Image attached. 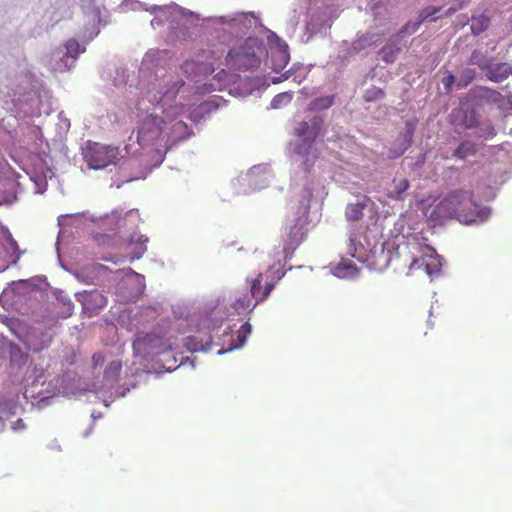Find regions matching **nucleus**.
Segmentation results:
<instances>
[{
  "mask_svg": "<svg viewBox=\"0 0 512 512\" xmlns=\"http://www.w3.org/2000/svg\"><path fill=\"white\" fill-rule=\"evenodd\" d=\"M456 11V9L454 8H450L448 11H447V14H452Z\"/></svg>",
  "mask_w": 512,
  "mask_h": 512,
  "instance_id": "obj_37",
  "label": "nucleus"
},
{
  "mask_svg": "<svg viewBox=\"0 0 512 512\" xmlns=\"http://www.w3.org/2000/svg\"><path fill=\"white\" fill-rule=\"evenodd\" d=\"M6 241L8 242L7 251H11L13 257L12 262L16 264L23 252L19 249L17 241L13 238L9 231H6Z\"/></svg>",
  "mask_w": 512,
  "mask_h": 512,
  "instance_id": "obj_17",
  "label": "nucleus"
},
{
  "mask_svg": "<svg viewBox=\"0 0 512 512\" xmlns=\"http://www.w3.org/2000/svg\"><path fill=\"white\" fill-rule=\"evenodd\" d=\"M83 157L89 168L104 169L118 163L120 149L117 146L89 141L83 149Z\"/></svg>",
  "mask_w": 512,
  "mask_h": 512,
  "instance_id": "obj_4",
  "label": "nucleus"
},
{
  "mask_svg": "<svg viewBox=\"0 0 512 512\" xmlns=\"http://www.w3.org/2000/svg\"><path fill=\"white\" fill-rule=\"evenodd\" d=\"M334 103V96L317 97L308 105L309 111H320L330 108Z\"/></svg>",
  "mask_w": 512,
  "mask_h": 512,
  "instance_id": "obj_14",
  "label": "nucleus"
},
{
  "mask_svg": "<svg viewBox=\"0 0 512 512\" xmlns=\"http://www.w3.org/2000/svg\"><path fill=\"white\" fill-rule=\"evenodd\" d=\"M174 128H186L187 125L183 121H178L174 124Z\"/></svg>",
  "mask_w": 512,
  "mask_h": 512,
  "instance_id": "obj_33",
  "label": "nucleus"
},
{
  "mask_svg": "<svg viewBox=\"0 0 512 512\" xmlns=\"http://www.w3.org/2000/svg\"><path fill=\"white\" fill-rule=\"evenodd\" d=\"M250 334H251V325L248 322L241 325L237 332L238 344L235 346V348L243 346Z\"/></svg>",
  "mask_w": 512,
  "mask_h": 512,
  "instance_id": "obj_22",
  "label": "nucleus"
},
{
  "mask_svg": "<svg viewBox=\"0 0 512 512\" xmlns=\"http://www.w3.org/2000/svg\"><path fill=\"white\" fill-rule=\"evenodd\" d=\"M337 271L339 273V277H354L357 274L358 269L354 264L349 263L343 264V267L339 265L337 267Z\"/></svg>",
  "mask_w": 512,
  "mask_h": 512,
  "instance_id": "obj_24",
  "label": "nucleus"
},
{
  "mask_svg": "<svg viewBox=\"0 0 512 512\" xmlns=\"http://www.w3.org/2000/svg\"><path fill=\"white\" fill-rule=\"evenodd\" d=\"M490 20L485 15L473 16L471 18V32L473 35H479L489 26Z\"/></svg>",
  "mask_w": 512,
  "mask_h": 512,
  "instance_id": "obj_15",
  "label": "nucleus"
},
{
  "mask_svg": "<svg viewBox=\"0 0 512 512\" xmlns=\"http://www.w3.org/2000/svg\"><path fill=\"white\" fill-rule=\"evenodd\" d=\"M265 52L262 40L249 37L232 47L225 58L226 65L238 71H248L260 66V55Z\"/></svg>",
  "mask_w": 512,
  "mask_h": 512,
  "instance_id": "obj_3",
  "label": "nucleus"
},
{
  "mask_svg": "<svg viewBox=\"0 0 512 512\" xmlns=\"http://www.w3.org/2000/svg\"><path fill=\"white\" fill-rule=\"evenodd\" d=\"M122 369V363L120 361H112L109 363L107 368L105 369V377L106 378H117Z\"/></svg>",
  "mask_w": 512,
  "mask_h": 512,
  "instance_id": "obj_25",
  "label": "nucleus"
},
{
  "mask_svg": "<svg viewBox=\"0 0 512 512\" xmlns=\"http://www.w3.org/2000/svg\"><path fill=\"white\" fill-rule=\"evenodd\" d=\"M440 11V8L439 7H433L431 8V12L427 13L424 17V19H427L428 17H430L431 15L437 13Z\"/></svg>",
  "mask_w": 512,
  "mask_h": 512,
  "instance_id": "obj_32",
  "label": "nucleus"
},
{
  "mask_svg": "<svg viewBox=\"0 0 512 512\" xmlns=\"http://www.w3.org/2000/svg\"><path fill=\"white\" fill-rule=\"evenodd\" d=\"M310 130V124L306 121H302L298 124V127L295 130V133L298 137H304L308 134Z\"/></svg>",
  "mask_w": 512,
  "mask_h": 512,
  "instance_id": "obj_29",
  "label": "nucleus"
},
{
  "mask_svg": "<svg viewBox=\"0 0 512 512\" xmlns=\"http://www.w3.org/2000/svg\"><path fill=\"white\" fill-rule=\"evenodd\" d=\"M322 126H323L322 117L315 116L311 119V124H310L311 131H310V137H309L311 140V143H313L315 141V139L318 137V135L320 134Z\"/></svg>",
  "mask_w": 512,
  "mask_h": 512,
  "instance_id": "obj_21",
  "label": "nucleus"
},
{
  "mask_svg": "<svg viewBox=\"0 0 512 512\" xmlns=\"http://www.w3.org/2000/svg\"><path fill=\"white\" fill-rule=\"evenodd\" d=\"M278 82H280V79H274L273 80V83H278Z\"/></svg>",
  "mask_w": 512,
  "mask_h": 512,
  "instance_id": "obj_39",
  "label": "nucleus"
},
{
  "mask_svg": "<svg viewBox=\"0 0 512 512\" xmlns=\"http://www.w3.org/2000/svg\"><path fill=\"white\" fill-rule=\"evenodd\" d=\"M308 220L307 208L304 211V216L299 217L296 223L290 228L288 234V245L291 248L297 247L306 236V225Z\"/></svg>",
  "mask_w": 512,
  "mask_h": 512,
  "instance_id": "obj_6",
  "label": "nucleus"
},
{
  "mask_svg": "<svg viewBox=\"0 0 512 512\" xmlns=\"http://www.w3.org/2000/svg\"><path fill=\"white\" fill-rule=\"evenodd\" d=\"M399 52V48L394 44H386L381 49L382 59L386 63H392L396 59V56Z\"/></svg>",
  "mask_w": 512,
  "mask_h": 512,
  "instance_id": "obj_18",
  "label": "nucleus"
},
{
  "mask_svg": "<svg viewBox=\"0 0 512 512\" xmlns=\"http://www.w3.org/2000/svg\"><path fill=\"white\" fill-rule=\"evenodd\" d=\"M434 252V250H430L429 254L420 257L413 255L408 266V272L413 273L416 270H424L430 277L437 275L441 269V262L433 255Z\"/></svg>",
  "mask_w": 512,
  "mask_h": 512,
  "instance_id": "obj_5",
  "label": "nucleus"
},
{
  "mask_svg": "<svg viewBox=\"0 0 512 512\" xmlns=\"http://www.w3.org/2000/svg\"><path fill=\"white\" fill-rule=\"evenodd\" d=\"M393 189L388 191L387 197L392 200H403L404 194L409 188V181L406 178L394 179Z\"/></svg>",
  "mask_w": 512,
  "mask_h": 512,
  "instance_id": "obj_11",
  "label": "nucleus"
},
{
  "mask_svg": "<svg viewBox=\"0 0 512 512\" xmlns=\"http://www.w3.org/2000/svg\"><path fill=\"white\" fill-rule=\"evenodd\" d=\"M144 343L149 348L155 349L156 354H163L173 349V345L169 341H162L157 335H145L142 339H138L134 344Z\"/></svg>",
  "mask_w": 512,
  "mask_h": 512,
  "instance_id": "obj_8",
  "label": "nucleus"
},
{
  "mask_svg": "<svg viewBox=\"0 0 512 512\" xmlns=\"http://www.w3.org/2000/svg\"><path fill=\"white\" fill-rule=\"evenodd\" d=\"M7 403H0V419L3 418L2 412L7 409Z\"/></svg>",
  "mask_w": 512,
  "mask_h": 512,
  "instance_id": "obj_35",
  "label": "nucleus"
},
{
  "mask_svg": "<svg viewBox=\"0 0 512 512\" xmlns=\"http://www.w3.org/2000/svg\"><path fill=\"white\" fill-rule=\"evenodd\" d=\"M190 66H194V62H193V61H186V62L183 64L182 68H183L185 71H187V69H188Z\"/></svg>",
  "mask_w": 512,
  "mask_h": 512,
  "instance_id": "obj_34",
  "label": "nucleus"
},
{
  "mask_svg": "<svg viewBox=\"0 0 512 512\" xmlns=\"http://www.w3.org/2000/svg\"><path fill=\"white\" fill-rule=\"evenodd\" d=\"M33 385H43L46 382V371L43 368L35 367L32 371Z\"/></svg>",
  "mask_w": 512,
  "mask_h": 512,
  "instance_id": "obj_27",
  "label": "nucleus"
},
{
  "mask_svg": "<svg viewBox=\"0 0 512 512\" xmlns=\"http://www.w3.org/2000/svg\"><path fill=\"white\" fill-rule=\"evenodd\" d=\"M477 153L476 144L472 141H462L454 150L452 156L460 160H466Z\"/></svg>",
  "mask_w": 512,
  "mask_h": 512,
  "instance_id": "obj_12",
  "label": "nucleus"
},
{
  "mask_svg": "<svg viewBox=\"0 0 512 512\" xmlns=\"http://www.w3.org/2000/svg\"><path fill=\"white\" fill-rule=\"evenodd\" d=\"M185 90V82L177 79L148 92L149 101L156 104L155 109H159L163 117L153 112L143 118L137 132V140L141 146H162L163 143L168 142L167 126L181 114L184 102L177 101V96L183 94ZM180 99H184L183 95Z\"/></svg>",
  "mask_w": 512,
  "mask_h": 512,
  "instance_id": "obj_1",
  "label": "nucleus"
},
{
  "mask_svg": "<svg viewBox=\"0 0 512 512\" xmlns=\"http://www.w3.org/2000/svg\"><path fill=\"white\" fill-rule=\"evenodd\" d=\"M369 198H365L362 202L350 203L345 209V217L347 221L357 222L363 218V211L367 207Z\"/></svg>",
  "mask_w": 512,
  "mask_h": 512,
  "instance_id": "obj_9",
  "label": "nucleus"
},
{
  "mask_svg": "<svg viewBox=\"0 0 512 512\" xmlns=\"http://www.w3.org/2000/svg\"><path fill=\"white\" fill-rule=\"evenodd\" d=\"M7 202V196L0 193V205H3Z\"/></svg>",
  "mask_w": 512,
  "mask_h": 512,
  "instance_id": "obj_36",
  "label": "nucleus"
},
{
  "mask_svg": "<svg viewBox=\"0 0 512 512\" xmlns=\"http://www.w3.org/2000/svg\"><path fill=\"white\" fill-rule=\"evenodd\" d=\"M292 100V94L289 92H283L277 94L271 101V107L274 109L281 108L289 104Z\"/></svg>",
  "mask_w": 512,
  "mask_h": 512,
  "instance_id": "obj_20",
  "label": "nucleus"
},
{
  "mask_svg": "<svg viewBox=\"0 0 512 512\" xmlns=\"http://www.w3.org/2000/svg\"><path fill=\"white\" fill-rule=\"evenodd\" d=\"M211 336H207L206 339L198 340L196 336H190L185 338V346L191 352L203 350L205 346L211 343Z\"/></svg>",
  "mask_w": 512,
  "mask_h": 512,
  "instance_id": "obj_16",
  "label": "nucleus"
},
{
  "mask_svg": "<svg viewBox=\"0 0 512 512\" xmlns=\"http://www.w3.org/2000/svg\"><path fill=\"white\" fill-rule=\"evenodd\" d=\"M474 76H475V71L473 69H465L462 72V76L457 83V87L458 88L466 87L474 79Z\"/></svg>",
  "mask_w": 512,
  "mask_h": 512,
  "instance_id": "obj_26",
  "label": "nucleus"
},
{
  "mask_svg": "<svg viewBox=\"0 0 512 512\" xmlns=\"http://www.w3.org/2000/svg\"><path fill=\"white\" fill-rule=\"evenodd\" d=\"M89 301L94 302L97 307L101 308L106 305V298L104 295L98 292H92L88 295Z\"/></svg>",
  "mask_w": 512,
  "mask_h": 512,
  "instance_id": "obj_28",
  "label": "nucleus"
},
{
  "mask_svg": "<svg viewBox=\"0 0 512 512\" xmlns=\"http://www.w3.org/2000/svg\"><path fill=\"white\" fill-rule=\"evenodd\" d=\"M104 362H105V357L102 353L97 352V353L93 354V356H92L93 368L102 366L104 364Z\"/></svg>",
  "mask_w": 512,
  "mask_h": 512,
  "instance_id": "obj_30",
  "label": "nucleus"
},
{
  "mask_svg": "<svg viewBox=\"0 0 512 512\" xmlns=\"http://www.w3.org/2000/svg\"><path fill=\"white\" fill-rule=\"evenodd\" d=\"M385 93L381 88L371 87L365 91L364 98L367 102L377 101L384 97Z\"/></svg>",
  "mask_w": 512,
  "mask_h": 512,
  "instance_id": "obj_23",
  "label": "nucleus"
},
{
  "mask_svg": "<svg viewBox=\"0 0 512 512\" xmlns=\"http://www.w3.org/2000/svg\"><path fill=\"white\" fill-rule=\"evenodd\" d=\"M486 217L474 199L471 191L456 189L440 200L428 215V220L441 224L447 219H456L461 223L470 224Z\"/></svg>",
  "mask_w": 512,
  "mask_h": 512,
  "instance_id": "obj_2",
  "label": "nucleus"
},
{
  "mask_svg": "<svg viewBox=\"0 0 512 512\" xmlns=\"http://www.w3.org/2000/svg\"><path fill=\"white\" fill-rule=\"evenodd\" d=\"M512 75V64L498 63L488 70V77L495 82L503 81Z\"/></svg>",
  "mask_w": 512,
  "mask_h": 512,
  "instance_id": "obj_10",
  "label": "nucleus"
},
{
  "mask_svg": "<svg viewBox=\"0 0 512 512\" xmlns=\"http://www.w3.org/2000/svg\"><path fill=\"white\" fill-rule=\"evenodd\" d=\"M263 274L259 273L255 279L251 281L250 293L251 298L255 299L256 303H261L270 295L272 290L274 289L273 283H266L264 289L261 291V282H262Z\"/></svg>",
  "mask_w": 512,
  "mask_h": 512,
  "instance_id": "obj_7",
  "label": "nucleus"
},
{
  "mask_svg": "<svg viewBox=\"0 0 512 512\" xmlns=\"http://www.w3.org/2000/svg\"><path fill=\"white\" fill-rule=\"evenodd\" d=\"M454 82H455V77H454V75H452V74L447 75V76L443 79V85H444V87H445V89H446L447 91H450V90H451V88H452V86H453Z\"/></svg>",
  "mask_w": 512,
  "mask_h": 512,
  "instance_id": "obj_31",
  "label": "nucleus"
},
{
  "mask_svg": "<svg viewBox=\"0 0 512 512\" xmlns=\"http://www.w3.org/2000/svg\"><path fill=\"white\" fill-rule=\"evenodd\" d=\"M140 258V255H137L136 257H132L131 259L134 260V259H139Z\"/></svg>",
  "mask_w": 512,
  "mask_h": 512,
  "instance_id": "obj_40",
  "label": "nucleus"
},
{
  "mask_svg": "<svg viewBox=\"0 0 512 512\" xmlns=\"http://www.w3.org/2000/svg\"><path fill=\"white\" fill-rule=\"evenodd\" d=\"M66 56L76 59L80 53L85 51V48H81L80 44L75 39L67 41L66 45Z\"/></svg>",
  "mask_w": 512,
  "mask_h": 512,
  "instance_id": "obj_19",
  "label": "nucleus"
},
{
  "mask_svg": "<svg viewBox=\"0 0 512 512\" xmlns=\"http://www.w3.org/2000/svg\"><path fill=\"white\" fill-rule=\"evenodd\" d=\"M16 423L18 424V426H24L22 419H18Z\"/></svg>",
  "mask_w": 512,
  "mask_h": 512,
  "instance_id": "obj_38",
  "label": "nucleus"
},
{
  "mask_svg": "<svg viewBox=\"0 0 512 512\" xmlns=\"http://www.w3.org/2000/svg\"><path fill=\"white\" fill-rule=\"evenodd\" d=\"M258 303L252 302V298L248 296H243L238 298L233 304L232 307L234 308L235 312L238 315L246 314L251 312Z\"/></svg>",
  "mask_w": 512,
  "mask_h": 512,
  "instance_id": "obj_13",
  "label": "nucleus"
}]
</instances>
